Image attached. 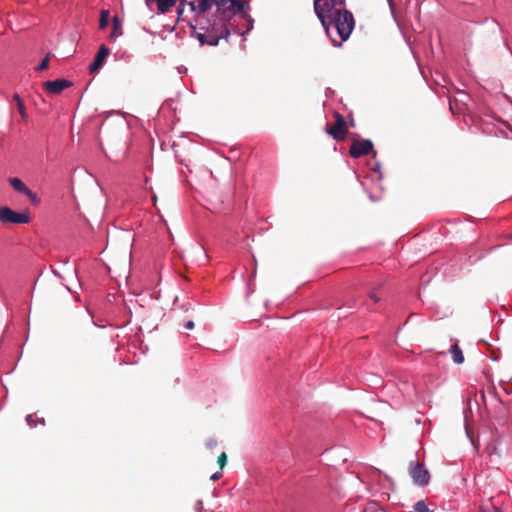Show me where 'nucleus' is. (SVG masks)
<instances>
[{
  "label": "nucleus",
  "instance_id": "obj_1",
  "mask_svg": "<svg viewBox=\"0 0 512 512\" xmlns=\"http://www.w3.org/2000/svg\"><path fill=\"white\" fill-rule=\"evenodd\" d=\"M239 7H229L230 12L198 15L189 22L190 36L196 38L201 46H217L220 39L227 40L231 33H241L239 26L234 22V12Z\"/></svg>",
  "mask_w": 512,
  "mask_h": 512
},
{
  "label": "nucleus",
  "instance_id": "obj_2",
  "mask_svg": "<svg viewBox=\"0 0 512 512\" xmlns=\"http://www.w3.org/2000/svg\"><path fill=\"white\" fill-rule=\"evenodd\" d=\"M328 20L325 25H322V28L333 46L341 47L343 42L349 39L355 27L353 13L346 8L337 9L328 17Z\"/></svg>",
  "mask_w": 512,
  "mask_h": 512
},
{
  "label": "nucleus",
  "instance_id": "obj_3",
  "mask_svg": "<svg viewBox=\"0 0 512 512\" xmlns=\"http://www.w3.org/2000/svg\"><path fill=\"white\" fill-rule=\"evenodd\" d=\"M198 15L209 13L211 8L215 6L218 14L230 12L229 7H239L242 5L238 0H197Z\"/></svg>",
  "mask_w": 512,
  "mask_h": 512
},
{
  "label": "nucleus",
  "instance_id": "obj_4",
  "mask_svg": "<svg viewBox=\"0 0 512 512\" xmlns=\"http://www.w3.org/2000/svg\"><path fill=\"white\" fill-rule=\"evenodd\" d=\"M313 8L321 25H325L329 21L328 17L337 11L338 6L335 0H313Z\"/></svg>",
  "mask_w": 512,
  "mask_h": 512
},
{
  "label": "nucleus",
  "instance_id": "obj_5",
  "mask_svg": "<svg viewBox=\"0 0 512 512\" xmlns=\"http://www.w3.org/2000/svg\"><path fill=\"white\" fill-rule=\"evenodd\" d=\"M0 222L3 224H26L30 222L28 212H15L10 207H0Z\"/></svg>",
  "mask_w": 512,
  "mask_h": 512
},
{
  "label": "nucleus",
  "instance_id": "obj_6",
  "mask_svg": "<svg viewBox=\"0 0 512 512\" xmlns=\"http://www.w3.org/2000/svg\"><path fill=\"white\" fill-rule=\"evenodd\" d=\"M409 474L413 479V482L419 486H425L430 481V474L427 469L424 468L423 464L410 463Z\"/></svg>",
  "mask_w": 512,
  "mask_h": 512
},
{
  "label": "nucleus",
  "instance_id": "obj_7",
  "mask_svg": "<svg viewBox=\"0 0 512 512\" xmlns=\"http://www.w3.org/2000/svg\"><path fill=\"white\" fill-rule=\"evenodd\" d=\"M335 124L333 126H327L326 131L329 135H331L335 140H343L347 135L346 121L344 117L338 113L334 112Z\"/></svg>",
  "mask_w": 512,
  "mask_h": 512
},
{
  "label": "nucleus",
  "instance_id": "obj_8",
  "mask_svg": "<svg viewBox=\"0 0 512 512\" xmlns=\"http://www.w3.org/2000/svg\"><path fill=\"white\" fill-rule=\"evenodd\" d=\"M238 2L241 3L242 5L239 6L238 10H235L234 18L239 17L247 22L246 29L245 30L240 29L241 33H237L238 35L243 36L253 29L254 19L251 15L248 14V11L250 9L249 1L238 0Z\"/></svg>",
  "mask_w": 512,
  "mask_h": 512
},
{
  "label": "nucleus",
  "instance_id": "obj_9",
  "mask_svg": "<svg viewBox=\"0 0 512 512\" xmlns=\"http://www.w3.org/2000/svg\"><path fill=\"white\" fill-rule=\"evenodd\" d=\"M238 2L241 3L242 5L239 6L238 10H235L234 18L239 17L247 22L246 29L245 30L240 29L241 33H237L238 35L243 36L253 29L254 19L251 15L248 14V11L250 9L249 1L238 0Z\"/></svg>",
  "mask_w": 512,
  "mask_h": 512
},
{
  "label": "nucleus",
  "instance_id": "obj_10",
  "mask_svg": "<svg viewBox=\"0 0 512 512\" xmlns=\"http://www.w3.org/2000/svg\"><path fill=\"white\" fill-rule=\"evenodd\" d=\"M146 6L151 12H156L158 15L165 14L174 7L178 0H144Z\"/></svg>",
  "mask_w": 512,
  "mask_h": 512
},
{
  "label": "nucleus",
  "instance_id": "obj_11",
  "mask_svg": "<svg viewBox=\"0 0 512 512\" xmlns=\"http://www.w3.org/2000/svg\"><path fill=\"white\" fill-rule=\"evenodd\" d=\"M373 150V143L370 140L354 141L349 153L353 158H360L361 156L368 155Z\"/></svg>",
  "mask_w": 512,
  "mask_h": 512
},
{
  "label": "nucleus",
  "instance_id": "obj_12",
  "mask_svg": "<svg viewBox=\"0 0 512 512\" xmlns=\"http://www.w3.org/2000/svg\"><path fill=\"white\" fill-rule=\"evenodd\" d=\"M42 85L47 93L58 94L61 93L64 89L73 86V82L68 79L59 78L52 81L43 82Z\"/></svg>",
  "mask_w": 512,
  "mask_h": 512
},
{
  "label": "nucleus",
  "instance_id": "obj_13",
  "mask_svg": "<svg viewBox=\"0 0 512 512\" xmlns=\"http://www.w3.org/2000/svg\"><path fill=\"white\" fill-rule=\"evenodd\" d=\"M109 53L110 50L105 44L100 45L93 62L89 65V71L91 73L98 71L103 66Z\"/></svg>",
  "mask_w": 512,
  "mask_h": 512
},
{
  "label": "nucleus",
  "instance_id": "obj_14",
  "mask_svg": "<svg viewBox=\"0 0 512 512\" xmlns=\"http://www.w3.org/2000/svg\"><path fill=\"white\" fill-rule=\"evenodd\" d=\"M112 31L109 35L110 40L114 41L123 34L122 22L120 18L115 15L112 18Z\"/></svg>",
  "mask_w": 512,
  "mask_h": 512
},
{
  "label": "nucleus",
  "instance_id": "obj_15",
  "mask_svg": "<svg viewBox=\"0 0 512 512\" xmlns=\"http://www.w3.org/2000/svg\"><path fill=\"white\" fill-rule=\"evenodd\" d=\"M8 182L12 186V188L20 194L24 195L29 190L26 184L17 177L9 178Z\"/></svg>",
  "mask_w": 512,
  "mask_h": 512
},
{
  "label": "nucleus",
  "instance_id": "obj_16",
  "mask_svg": "<svg viewBox=\"0 0 512 512\" xmlns=\"http://www.w3.org/2000/svg\"><path fill=\"white\" fill-rule=\"evenodd\" d=\"M450 353L452 355L454 363L462 364L464 362L465 358L462 349L459 347L457 341L451 346Z\"/></svg>",
  "mask_w": 512,
  "mask_h": 512
},
{
  "label": "nucleus",
  "instance_id": "obj_17",
  "mask_svg": "<svg viewBox=\"0 0 512 512\" xmlns=\"http://www.w3.org/2000/svg\"><path fill=\"white\" fill-rule=\"evenodd\" d=\"M15 100V105L13 106V108L17 109L19 114L21 115V118L24 120V121H27L28 119V115L26 113V101H25V98H14Z\"/></svg>",
  "mask_w": 512,
  "mask_h": 512
},
{
  "label": "nucleus",
  "instance_id": "obj_18",
  "mask_svg": "<svg viewBox=\"0 0 512 512\" xmlns=\"http://www.w3.org/2000/svg\"><path fill=\"white\" fill-rule=\"evenodd\" d=\"M110 19V11L107 9H102L100 12V19H99V29L104 30L109 23Z\"/></svg>",
  "mask_w": 512,
  "mask_h": 512
},
{
  "label": "nucleus",
  "instance_id": "obj_19",
  "mask_svg": "<svg viewBox=\"0 0 512 512\" xmlns=\"http://www.w3.org/2000/svg\"><path fill=\"white\" fill-rule=\"evenodd\" d=\"M363 512H386L380 508L376 502H370L366 505Z\"/></svg>",
  "mask_w": 512,
  "mask_h": 512
},
{
  "label": "nucleus",
  "instance_id": "obj_20",
  "mask_svg": "<svg viewBox=\"0 0 512 512\" xmlns=\"http://www.w3.org/2000/svg\"><path fill=\"white\" fill-rule=\"evenodd\" d=\"M24 195L28 197L32 205H38L40 203L38 195L30 189Z\"/></svg>",
  "mask_w": 512,
  "mask_h": 512
},
{
  "label": "nucleus",
  "instance_id": "obj_21",
  "mask_svg": "<svg viewBox=\"0 0 512 512\" xmlns=\"http://www.w3.org/2000/svg\"><path fill=\"white\" fill-rule=\"evenodd\" d=\"M415 512H429L428 506L423 500H420L414 505Z\"/></svg>",
  "mask_w": 512,
  "mask_h": 512
},
{
  "label": "nucleus",
  "instance_id": "obj_22",
  "mask_svg": "<svg viewBox=\"0 0 512 512\" xmlns=\"http://www.w3.org/2000/svg\"><path fill=\"white\" fill-rule=\"evenodd\" d=\"M186 6L190 8L192 12H194V18L198 17V2L197 0H188Z\"/></svg>",
  "mask_w": 512,
  "mask_h": 512
},
{
  "label": "nucleus",
  "instance_id": "obj_23",
  "mask_svg": "<svg viewBox=\"0 0 512 512\" xmlns=\"http://www.w3.org/2000/svg\"><path fill=\"white\" fill-rule=\"evenodd\" d=\"M49 54L44 57L41 62L38 64V66L35 68L37 71H42L48 68L49 65Z\"/></svg>",
  "mask_w": 512,
  "mask_h": 512
},
{
  "label": "nucleus",
  "instance_id": "obj_24",
  "mask_svg": "<svg viewBox=\"0 0 512 512\" xmlns=\"http://www.w3.org/2000/svg\"><path fill=\"white\" fill-rule=\"evenodd\" d=\"M217 463H218L220 469H223L225 467V465L227 464V454L225 452H222L218 456Z\"/></svg>",
  "mask_w": 512,
  "mask_h": 512
},
{
  "label": "nucleus",
  "instance_id": "obj_25",
  "mask_svg": "<svg viewBox=\"0 0 512 512\" xmlns=\"http://www.w3.org/2000/svg\"><path fill=\"white\" fill-rule=\"evenodd\" d=\"M216 446H217V441L215 439H213V438L209 439L206 442V447L209 448V449H214Z\"/></svg>",
  "mask_w": 512,
  "mask_h": 512
},
{
  "label": "nucleus",
  "instance_id": "obj_26",
  "mask_svg": "<svg viewBox=\"0 0 512 512\" xmlns=\"http://www.w3.org/2000/svg\"><path fill=\"white\" fill-rule=\"evenodd\" d=\"M388 1V4H389V8H390V11H391V14L394 18H396V13H395V7H394V2L393 0H387Z\"/></svg>",
  "mask_w": 512,
  "mask_h": 512
},
{
  "label": "nucleus",
  "instance_id": "obj_27",
  "mask_svg": "<svg viewBox=\"0 0 512 512\" xmlns=\"http://www.w3.org/2000/svg\"><path fill=\"white\" fill-rule=\"evenodd\" d=\"M335 2L337 3L338 6L337 9L346 8V0H335Z\"/></svg>",
  "mask_w": 512,
  "mask_h": 512
},
{
  "label": "nucleus",
  "instance_id": "obj_28",
  "mask_svg": "<svg viewBox=\"0 0 512 512\" xmlns=\"http://www.w3.org/2000/svg\"><path fill=\"white\" fill-rule=\"evenodd\" d=\"M369 298L375 303H377L380 300V298L377 296L375 292L369 293Z\"/></svg>",
  "mask_w": 512,
  "mask_h": 512
},
{
  "label": "nucleus",
  "instance_id": "obj_29",
  "mask_svg": "<svg viewBox=\"0 0 512 512\" xmlns=\"http://www.w3.org/2000/svg\"><path fill=\"white\" fill-rule=\"evenodd\" d=\"M221 477H222V473H221V472H216V473H214V474L211 476V480H213V481H217V480H219Z\"/></svg>",
  "mask_w": 512,
  "mask_h": 512
},
{
  "label": "nucleus",
  "instance_id": "obj_30",
  "mask_svg": "<svg viewBox=\"0 0 512 512\" xmlns=\"http://www.w3.org/2000/svg\"><path fill=\"white\" fill-rule=\"evenodd\" d=\"M194 326H195V324L191 320L186 322V324H185V328L188 329V330H192L194 328Z\"/></svg>",
  "mask_w": 512,
  "mask_h": 512
},
{
  "label": "nucleus",
  "instance_id": "obj_31",
  "mask_svg": "<svg viewBox=\"0 0 512 512\" xmlns=\"http://www.w3.org/2000/svg\"><path fill=\"white\" fill-rule=\"evenodd\" d=\"M184 9H185V6H180L178 5L177 7V14H178V17H181V15L183 14L184 12Z\"/></svg>",
  "mask_w": 512,
  "mask_h": 512
},
{
  "label": "nucleus",
  "instance_id": "obj_32",
  "mask_svg": "<svg viewBox=\"0 0 512 512\" xmlns=\"http://www.w3.org/2000/svg\"><path fill=\"white\" fill-rule=\"evenodd\" d=\"M88 86H89V85H87L83 90H79V91H77V92H76V94H79V96H83V95H84V93L87 91Z\"/></svg>",
  "mask_w": 512,
  "mask_h": 512
},
{
  "label": "nucleus",
  "instance_id": "obj_33",
  "mask_svg": "<svg viewBox=\"0 0 512 512\" xmlns=\"http://www.w3.org/2000/svg\"><path fill=\"white\" fill-rule=\"evenodd\" d=\"M332 94H334V91L331 88H327L325 92V97H328Z\"/></svg>",
  "mask_w": 512,
  "mask_h": 512
},
{
  "label": "nucleus",
  "instance_id": "obj_34",
  "mask_svg": "<svg viewBox=\"0 0 512 512\" xmlns=\"http://www.w3.org/2000/svg\"><path fill=\"white\" fill-rule=\"evenodd\" d=\"M178 1H179L180 6H186V3L188 2V0H178Z\"/></svg>",
  "mask_w": 512,
  "mask_h": 512
},
{
  "label": "nucleus",
  "instance_id": "obj_35",
  "mask_svg": "<svg viewBox=\"0 0 512 512\" xmlns=\"http://www.w3.org/2000/svg\"><path fill=\"white\" fill-rule=\"evenodd\" d=\"M449 107L452 113H454V103L451 100L449 101Z\"/></svg>",
  "mask_w": 512,
  "mask_h": 512
},
{
  "label": "nucleus",
  "instance_id": "obj_36",
  "mask_svg": "<svg viewBox=\"0 0 512 512\" xmlns=\"http://www.w3.org/2000/svg\"><path fill=\"white\" fill-rule=\"evenodd\" d=\"M35 107H37L39 110L45 112L46 109L38 107V104L36 102L33 103Z\"/></svg>",
  "mask_w": 512,
  "mask_h": 512
},
{
  "label": "nucleus",
  "instance_id": "obj_37",
  "mask_svg": "<svg viewBox=\"0 0 512 512\" xmlns=\"http://www.w3.org/2000/svg\"><path fill=\"white\" fill-rule=\"evenodd\" d=\"M27 422H32V416L31 415H28L27 418H26Z\"/></svg>",
  "mask_w": 512,
  "mask_h": 512
},
{
  "label": "nucleus",
  "instance_id": "obj_38",
  "mask_svg": "<svg viewBox=\"0 0 512 512\" xmlns=\"http://www.w3.org/2000/svg\"><path fill=\"white\" fill-rule=\"evenodd\" d=\"M498 512V511H497Z\"/></svg>",
  "mask_w": 512,
  "mask_h": 512
}]
</instances>
